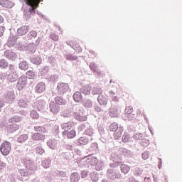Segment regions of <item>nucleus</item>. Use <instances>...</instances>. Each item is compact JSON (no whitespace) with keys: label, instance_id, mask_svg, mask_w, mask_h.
Here are the masks:
<instances>
[{"label":"nucleus","instance_id":"20","mask_svg":"<svg viewBox=\"0 0 182 182\" xmlns=\"http://www.w3.org/2000/svg\"><path fill=\"white\" fill-rule=\"evenodd\" d=\"M121 171L124 173V174H127V173L130 171V166L126 164L121 165Z\"/></svg>","mask_w":182,"mask_h":182},{"label":"nucleus","instance_id":"4","mask_svg":"<svg viewBox=\"0 0 182 182\" xmlns=\"http://www.w3.org/2000/svg\"><path fill=\"white\" fill-rule=\"evenodd\" d=\"M4 58L9 59V60H15L18 56V55H16L15 52L12 51V50H6L4 51Z\"/></svg>","mask_w":182,"mask_h":182},{"label":"nucleus","instance_id":"12","mask_svg":"<svg viewBox=\"0 0 182 182\" xmlns=\"http://www.w3.org/2000/svg\"><path fill=\"white\" fill-rule=\"evenodd\" d=\"M50 109L52 113H58L59 110H60L59 105L55 104V102H50Z\"/></svg>","mask_w":182,"mask_h":182},{"label":"nucleus","instance_id":"27","mask_svg":"<svg viewBox=\"0 0 182 182\" xmlns=\"http://www.w3.org/2000/svg\"><path fill=\"white\" fill-rule=\"evenodd\" d=\"M50 160L46 159L42 162V166L44 168H49V167H50Z\"/></svg>","mask_w":182,"mask_h":182},{"label":"nucleus","instance_id":"30","mask_svg":"<svg viewBox=\"0 0 182 182\" xmlns=\"http://www.w3.org/2000/svg\"><path fill=\"white\" fill-rule=\"evenodd\" d=\"M75 119L79 120V122H86V120H87V117L85 115H77Z\"/></svg>","mask_w":182,"mask_h":182},{"label":"nucleus","instance_id":"50","mask_svg":"<svg viewBox=\"0 0 182 182\" xmlns=\"http://www.w3.org/2000/svg\"><path fill=\"white\" fill-rule=\"evenodd\" d=\"M10 127H14V129H13L14 130V132H15V130H18V129H19V126H18V125H11L10 126Z\"/></svg>","mask_w":182,"mask_h":182},{"label":"nucleus","instance_id":"26","mask_svg":"<svg viewBox=\"0 0 182 182\" xmlns=\"http://www.w3.org/2000/svg\"><path fill=\"white\" fill-rule=\"evenodd\" d=\"M28 140V134H23L18 138V143H23Z\"/></svg>","mask_w":182,"mask_h":182},{"label":"nucleus","instance_id":"37","mask_svg":"<svg viewBox=\"0 0 182 182\" xmlns=\"http://www.w3.org/2000/svg\"><path fill=\"white\" fill-rule=\"evenodd\" d=\"M125 113L126 114H132L133 113V107L132 106L127 107L125 109Z\"/></svg>","mask_w":182,"mask_h":182},{"label":"nucleus","instance_id":"24","mask_svg":"<svg viewBox=\"0 0 182 182\" xmlns=\"http://www.w3.org/2000/svg\"><path fill=\"white\" fill-rule=\"evenodd\" d=\"M37 36H38V33H36V31H31L29 32L27 36L28 39H35V38H36Z\"/></svg>","mask_w":182,"mask_h":182},{"label":"nucleus","instance_id":"1","mask_svg":"<svg viewBox=\"0 0 182 182\" xmlns=\"http://www.w3.org/2000/svg\"><path fill=\"white\" fill-rule=\"evenodd\" d=\"M26 5L30 6L28 9V11L30 15H35L36 11L35 10L39 6V4H41V1L42 0H24Z\"/></svg>","mask_w":182,"mask_h":182},{"label":"nucleus","instance_id":"40","mask_svg":"<svg viewBox=\"0 0 182 182\" xmlns=\"http://www.w3.org/2000/svg\"><path fill=\"white\" fill-rule=\"evenodd\" d=\"M109 95L110 97H112V100H113V102H119V99H117V97H116L114 95V92H113L112 91L109 92Z\"/></svg>","mask_w":182,"mask_h":182},{"label":"nucleus","instance_id":"17","mask_svg":"<svg viewBox=\"0 0 182 182\" xmlns=\"http://www.w3.org/2000/svg\"><path fill=\"white\" fill-rule=\"evenodd\" d=\"M73 99L75 102H81L82 101V93L80 92H75L73 95Z\"/></svg>","mask_w":182,"mask_h":182},{"label":"nucleus","instance_id":"13","mask_svg":"<svg viewBox=\"0 0 182 182\" xmlns=\"http://www.w3.org/2000/svg\"><path fill=\"white\" fill-rule=\"evenodd\" d=\"M62 129L65 130V132H63V134H66V132L68 130H70L72 129V123L71 122H65L61 125Z\"/></svg>","mask_w":182,"mask_h":182},{"label":"nucleus","instance_id":"10","mask_svg":"<svg viewBox=\"0 0 182 182\" xmlns=\"http://www.w3.org/2000/svg\"><path fill=\"white\" fill-rule=\"evenodd\" d=\"M46 89V85L43 82H40L36 87L37 93H42Z\"/></svg>","mask_w":182,"mask_h":182},{"label":"nucleus","instance_id":"46","mask_svg":"<svg viewBox=\"0 0 182 182\" xmlns=\"http://www.w3.org/2000/svg\"><path fill=\"white\" fill-rule=\"evenodd\" d=\"M4 32H5V27L0 26V38L4 36Z\"/></svg>","mask_w":182,"mask_h":182},{"label":"nucleus","instance_id":"47","mask_svg":"<svg viewBox=\"0 0 182 182\" xmlns=\"http://www.w3.org/2000/svg\"><path fill=\"white\" fill-rule=\"evenodd\" d=\"M90 69H92V70H93V72H97V68H96V66L95 65V64H91L90 65Z\"/></svg>","mask_w":182,"mask_h":182},{"label":"nucleus","instance_id":"15","mask_svg":"<svg viewBox=\"0 0 182 182\" xmlns=\"http://www.w3.org/2000/svg\"><path fill=\"white\" fill-rule=\"evenodd\" d=\"M79 180H80V176H79L77 172H74L71 174L70 182H79Z\"/></svg>","mask_w":182,"mask_h":182},{"label":"nucleus","instance_id":"45","mask_svg":"<svg viewBox=\"0 0 182 182\" xmlns=\"http://www.w3.org/2000/svg\"><path fill=\"white\" fill-rule=\"evenodd\" d=\"M149 152L148 151H145V152H144L142 154V159L144 160H147V159L149 158Z\"/></svg>","mask_w":182,"mask_h":182},{"label":"nucleus","instance_id":"36","mask_svg":"<svg viewBox=\"0 0 182 182\" xmlns=\"http://www.w3.org/2000/svg\"><path fill=\"white\" fill-rule=\"evenodd\" d=\"M24 18L26 19V21H28V19L32 18L31 13L28 10L24 11Z\"/></svg>","mask_w":182,"mask_h":182},{"label":"nucleus","instance_id":"48","mask_svg":"<svg viewBox=\"0 0 182 182\" xmlns=\"http://www.w3.org/2000/svg\"><path fill=\"white\" fill-rule=\"evenodd\" d=\"M81 177H82V178H85L87 177V173H86V171H82Z\"/></svg>","mask_w":182,"mask_h":182},{"label":"nucleus","instance_id":"33","mask_svg":"<svg viewBox=\"0 0 182 182\" xmlns=\"http://www.w3.org/2000/svg\"><path fill=\"white\" fill-rule=\"evenodd\" d=\"M18 106L20 107H26V106H28V105L26 104V101L21 99V100H19V101H18Z\"/></svg>","mask_w":182,"mask_h":182},{"label":"nucleus","instance_id":"49","mask_svg":"<svg viewBox=\"0 0 182 182\" xmlns=\"http://www.w3.org/2000/svg\"><path fill=\"white\" fill-rule=\"evenodd\" d=\"M6 166V165L4 162L0 161V170H2V168H4Z\"/></svg>","mask_w":182,"mask_h":182},{"label":"nucleus","instance_id":"53","mask_svg":"<svg viewBox=\"0 0 182 182\" xmlns=\"http://www.w3.org/2000/svg\"><path fill=\"white\" fill-rule=\"evenodd\" d=\"M5 105L4 104V102H2L1 100H0V107H4Z\"/></svg>","mask_w":182,"mask_h":182},{"label":"nucleus","instance_id":"11","mask_svg":"<svg viewBox=\"0 0 182 182\" xmlns=\"http://www.w3.org/2000/svg\"><path fill=\"white\" fill-rule=\"evenodd\" d=\"M90 141V139L86 136H81L78 139V143L80 146H86Z\"/></svg>","mask_w":182,"mask_h":182},{"label":"nucleus","instance_id":"56","mask_svg":"<svg viewBox=\"0 0 182 182\" xmlns=\"http://www.w3.org/2000/svg\"><path fill=\"white\" fill-rule=\"evenodd\" d=\"M58 31H60V33H59L60 35H62V31H60V28H58Z\"/></svg>","mask_w":182,"mask_h":182},{"label":"nucleus","instance_id":"57","mask_svg":"<svg viewBox=\"0 0 182 182\" xmlns=\"http://www.w3.org/2000/svg\"><path fill=\"white\" fill-rule=\"evenodd\" d=\"M2 77V75H0V77Z\"/></svg>","mask_w":182,"mask_h":182},{"label":"nucleus","instance_id":"31","mask_svg":"<svg viewBox=\"0 0 182 182\" xmlns=\"http://www.w3.org/2000/svg\"><path fill=\"white\" fill-rule=\"evenodd\" d=\"M85 134H86V136H89L90 140H92V136H93V131L92 130V129H86L85 131Z\"/></svg>","mask_w":182,"mask_h":182},{"label":"nucleus","instance_id":"32","mask_svg":"<svg viewBox=\"0 0 182 182\" xmlns=\"http://www.w3.org/2000/svg\"><path fill=\"white\" fill-rule=\"evenodd\" d=\"M109 116L111 117H117L119 116V113L117 112V110L116 109H112L109 112Z\"/></svg>","mask_w":182,"mask_h":182},{"label":"nucleus","instance_id":"41","mask_svg":"<svg viewBox=\"0 0 182 182\" xmlns=\"http://www.w3.org/2000/svg\"><path fill=\"white\" fill-rule=\"evenodd\" d=\"M127 141H129V135H127V134H124L122 136V142L127 143Z\"/></svg>","mask_w":182,"mask_h":182},{"label":"nucleus","instance_id":"16","mask_svg":"<svg viewBox=\"0 0 182 182\" xmlns=\"http://www.w3.org/2000/svg\"><path fill=\"white\" fill-rule=\"evenodd\" d=\"M19 69H21V70H28V68H29V64L26 61L21 62L18 64Z\"/></svg>","mask_w":182,"mask_h":182},{"label":"nucleus","instance_id":"23","mask_svg":"<svg viewBox=\"0 0 182 182\" xmlns=\"http://www.w3.org/2000/svg\"><path fill=\"white\" fill-rule=\"evenodd\" d=\"M0 68H1V69H6V68H8V62L6 61V60H0Z\"/></svg>","mask_w":182,"mask_h":182},{"label":"nucleus","instance_id":"7","mask_svg":"<svg viewBox=\"0 0 182 182\" xmlns=\"http://www.w3.org/2000/svg\"><path fill=\"white\" fill-rule=\"evenodd\" d=\"M15 100V92L14 91H9L6 93V100L9 103V102H13Z\"/></svg>","mask_w":182,"mask_h":182},{"label":"nucleus","instance_id":"39","mask_svg":"<svg viewBox=\"0 0 182 182\" xmlns=\"http://www.w3.org/2000/svg\"><path fill=\"white\" fill-rule=\"evenodd\" d=\"M36 153H38V154H43V153H45V149L41 146H37L36 148Z\"/></svg>","mask_w":182,"mask_h":182},{"label":"nucleus","instance_id":"3","mask_svg":"<svg viewBox=\"0 0 182 182\" xmlns=\"http://www.w3.org/2000/svg\"><path fill=\"white\" fill-rule=\"evenodd\" d=\"M57 88L58 95H65V93H66L67 92H68L69 85L64 82H61L58 85Z\"/></svg>","mask_w":182,"mask_h":182},{"label":"nucleus","instance_id":"8","mask_svg":"<svg viewBox=\"0 0 182 182\" xmlns=\"http://www.w3.org/2000/svg\"><path fill=\"white\" fill-rule=\"evenodd\" d=\"M0 4L4 8L11 9V7L14 6V3H12V1H9V0H1Z\"/></svg>","mask_w":182,"mask_h":182},{"label":"nucleus","instance_id":"43","mask_svg":"<svg viewBox=\"0 0 182 182\" xmlns=\"http://www.w3.org/2000/svg\"><path fill=\"white\" fill-rule=\"evenodd\" d=\"M9 69L11 73H16V70H15V67H14V65L10 64L9 66Z\"/></svg>","mask_w":182,"mask_h":182},{"label":"nucleus","instance_id":"18","mask_svg":"<svg viewBox=\"0 0 182 182\" xmlns=\"http://www.w3.org/2000/svg\"><path fill=\"white\" fill-rule=\"evenodd\" d=\"M98 102L100 105H107V98L102 95L98 96Z\"/></svg>","mask_w":182,"mask_h":182},{"label":"nucleus","instance_id":"35","mask_svg":"<svg viewBox=\"0 0 182 182\" xmlns=\"http://www.w3.org/2000/svg\"><path fill=\"white\" fill-rule=\"evenodd\" d=\"M48 144L49 147L52 149V150H55V149H56V142H55L54 141H49Z\"/></svg>","mask_w":182,"mask_h":182},{"label":"nucleus","instance_id":"21","mask_svg":"<svg viewBox=\"0 0 182 182\" xmlns=\"http://www.w3.org/2000/svg\"><path fill=\"white\" fill-rule=\"evenodd\" d=\"M9 123H12V124H15L16 123H19L21 122V117H14L9 119Z\"/></svg>","mask_w":182,"mask_h":182},{"label":"nucleus","instance_id":"54","mask_svg":"<svg viewBox=\"0 0 182 182\" xmlns=\"http://www.w3.org/2000/svg\"><path fill=\"white\" fill-rule=\"evenodd\" d=\"M144 181L145 182H150V178H146V177H145V178H144Z\"/></svg>","mask_w":182,"mask_h":182},{"label":"nucleus","instance_id":"55","mask_svg":"<svg viewBox=\"0 0 182 182\" xmlns=\"http://www.w3.org/2000/svg\"><path fill=\"white\" fill-rule=\"evenodd\" d=\"M36 130H37V132H38V130L39 132H41V130H42V128H41V127H36Z\"/></svg>","mask_w":182,"mask_h":182},{"label":"nucleus","instance_id":"58","mask_svg":"<svg viewBox=\"0 0 182 182\" xmlns=\"http://www.w3.org/2000/svg\"><path fill=\"white\" fill-rule=\"evenodd\" d=\"M0 48H1V43H0Z\"/></svg>","mask_w":182,"mask_h":182},{"label":"nucleus","instance_id":"25","mask_svg":"<svg viewBox=\"0 0 182 182\" xmlns=\"http://www.w3.org/2000/svg\"><path fill=\"white\" fill-rule=\"evenodd\" d=\"M26 76L27 79H35V73L32 70L27 71Z\"/></svg>","mask_w":182,"mask_h":182},{"label":"nucleus","instance_id":"9","mask_svg":"<svg viewBox=\"0 0 182 182\" xmlns=\"http://www.w3.org/2000/svg\"><path fill=\"white\" fill-rule=\"evenodd\" d=\"M32 140H35V141H39V140H45V135H43V134H41V133H34L32 135Z\"/></svg>","mask_w":182,"mask_h":182},{"label":"nucleus","instance_id":"6","mask_svg":"<svg viewBox=\"0 0 182 182\" xmlns=\"http://www.w3.org/2000/svg\"><path fill=\"white\" fill-rule=\"evenodd\" d=\"M28 32H29V26H23L18 28L17 35H18V36H23V35H26Z\"/></svg>","mask_w":182,"mask_h":182},{"label":"nucleus","instance_id":"5","mask_svg":"<svg viewBox=\"0 0 182 182\" xmlns=\"http://www.w3.org/2000/svg\"><path fill=\"white\" fill-rule=\"evenodd\" d=\"M26 86V78L21 77L18 79L16 87L18 90H22Z\"/></svg>","mask_w":182,"mask_h":182},{"label":"nucleus","instance_id":"14","mask_svg":"<svg viewBox=\"0 0 182 182\" xmlns=\"http://www.w3.org/2000/svg\"><path fill=\"white\" fill-rule=\"evenodd\" d=\"M122 134H123V128L119 127L114 133V137L116 140H119V139H120V137H122Z\"/></svg>","mask_w":182,"mask_h":182},{"label":"nucleus","instance_id":"51","mask_svg":"<svg viewBox=\"0 0 182 182\" xmlns=\"http://www.w3.org/2000/svg\"><path fill=\"white\" fill-rule=\"evenodd\" d=\"M86 107H92V102H87V105L85 104Z\"/></svg>","mask_w":182,"mask_h":182},{"label":"nucleus","instance_id":"29","mask_svg":"<svg viewBox=\"0 0 182 182\" xmlns=\"http://www.w3.org/2000/svg\"><path fill=\"white\" fill-rule=\"evenodd\" d=\"M68 139H73L76 137V131L71 130L67 134Z\"/></svg>","mask_w":182,"mask_h":182},{"label":"nucleus","instance_id":"52","mask_svg":"<svg viewBox=\"0 0 182 182\" xmlns=\"http://www.w3.org/2000/svg\"><path fill=\"white\" fill-rule=\"evenodd\" d=\"M0 23H4V17L0 15Z\"/></svg>","mask_w":182,"mask_h":182},{"label":"nucleus","instance_id":"28","mask_svg":"<svg viewBox=\"0 0 182 182\" xmlns=\"http://www.w3.org/2000/svg\"><path fill=\"white\" fill-rule=\"evenodd\" d=\"M33 106V109H38V110H41V109L43 107L42 102L39 101H36Z\"/></svg>","mask_w":182,"mask_h":182},{"label":"nucleus","instance_id":"19","mask_svg":"<svg viewBox=\"0 0 182 182\" xmlns=\"http://www.w3.org/2000/svg\"><path fill=\"white\" fill-rule=\"evenodd\" d=\"M55 105H57L58 106H63L64 105H66V102H63V100L59 97H56L55 98Z\"/></svg>","mask_w":182,"mask_h":182},{"label":"nucleus","instance_id":"34","mask_svg":"<svg viewBox=\"0 0 182 182\" xmlns=\"http://www.w3.org/2000/svg\"><path fill=\"white\" fill-rule=\"evenodd\" d=\"M31 117H32V119H39V114H38L36 111L33 110L31 112Z\"/></svg>","mask_w":182,"mask_h":182},{"label":"nucleus","instance_id":"44","mask_svg":"<svg viewBox=\"0 0 182 182\" xmlns=\"http://www.w3.org/2000/svg\"><path fill=\"white\" fill-rule=\"evenodd\" d=\"M50 38L53 39V41H55V42H58V41H59V37L55 34H51Z\"/></svg>","mask_w":182,"mask_h":182},{"label":"nucleus","instance_id":"2","mask_svg":"<svg viewBox=\"0 0 182 182\" xmlns=\"http://www.w3.org/2000/svg\"><path fill=\"white\" fill-rule=\"evenodd\" d=\"M0 151L3 156H8L11 153V142L4 141L0 146Z\"/></svg>","mask_w":182,"mask_h":182},{"label":"nucleus","instance_id":"42","mask_svg":"<svg viewBox=\"0 0 182 182\" xmlns=\"http://www.w3.org/2000/svg\"><path fill=\"white\" fill-rule=\"evenodd\" d=\"M141 146H144V147H146V146H149V140L144 139L141 140Z\"/></svg>","mask_w":182,"mask_h":182},{"label":"nucleus","instance_id":"22","mask_svg":"<svg viewBox=\"0 0 182 182\" xmlns=\"http://www.w3.org/2000/svg\"><path fill=\"white\" fill-rule=\"evenodd\" d=\"M119 129V124L117 123L113 122L109 125L110 132H116Z\"/></svg>","mask_w":182,"mask_h":182},{"label":"nucleus","instance_id":"38","mask_svg":"<svg viewBox=\"0 0 182 182\" xmlns=\"http://www.w3.org/2000/svg\"><path fill=\"white\" fill-rule=\"evenodd\" d=\"M32 62L33 63H35V65H41V63H42L41 58H34L32 59Z\"/></svg>","mask_w":182,"mask_h":182}]
</instances>
